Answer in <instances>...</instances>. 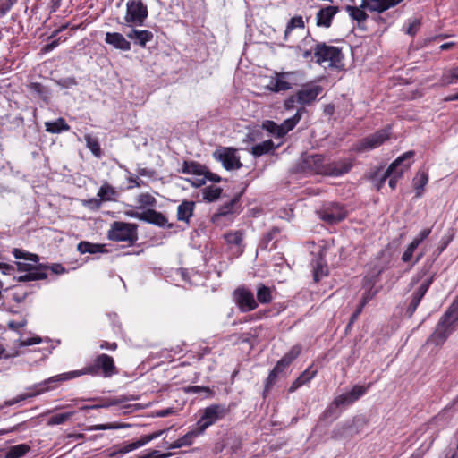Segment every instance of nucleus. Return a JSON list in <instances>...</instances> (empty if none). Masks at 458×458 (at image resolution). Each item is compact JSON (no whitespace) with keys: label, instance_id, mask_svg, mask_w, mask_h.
I'll list each match as a JSON object with an SVG mask.
<instances>
[{"label":"nucleus","instance_id":"nucleus-3","mask_svg":"<svg viewBox=\"0 0 458 458\" xmlns=\"http://www.w3.org/2000/svg\"><path fill=\"white\" fill-rule=\"evenodd\" d=\"M314 55L319 64H327L328 67L339 68L343 66V54L339 47L328 46L326 43L316 45Z\"/></svg>","mask_w":458,"mask_h":458},{"label":"nucleus","instance_id":"nucleus-29","mask_svg":"<svg viewBox=\"0 0 458 458\" xmlns=\"http://www.w3.org/2000/svg\"><path fill=\"white\" fill-rule=\"evenodd\" d=\"M77 250L81 254H95L103 253L106 251L105 245L98 243H91L89 242H81L77 246Z\"/></svg>","mask_w":458,"mask_h":458},{"label":"nucleus","instance_id":"nucleus-57","mask_svg":"<svg viewBox=\"0 0 458 458\" xmlns=\"http://www.w3.org/2000/svg\"><path fill=\"white\" fill-rule=\"evenodd\" d=\"M125 400H127V398H120V399H112L109 403H105V404H101V405H91V406H82L81 409V410H88V409H98V408H100V407H109L111 405H117L123 402H124Z\"/></svg>","mask_w":458,"mask_h":458},{"label":"nucleus","instance_id":"nucleus-44","mask_svg":"<svg viewBox=\"0 0 458 458\" xmlns=\"http://www.w3.org/2000/svg\"><path fill=\"white\" fill-rule=\"evenodd\" d=\"M371 384H369L367 386L356 385L354 386L351 391L346 392L350 396V399L352 403H355L359 400L362 395H364L367 390L370 387Z\"/></svg>","mask_w":458,"mask_h":458},{"label":"nucleus","instance_id":"nucleus-6","mask_svg":"<svg viewBox=\"0 0 458 458\" xmlns=\"http://www.w3.org/2000/svg\"><path fill=\"white\" fill-rule=\"evenodd\" d=\"M229 410L225 404H212L205 408L201 418L197 422L199 433L204 432L215 422L225 418Z\"/></svg>","mask_w":458,"mask_h":458},{"label":"nucleus","instance_id":"nucleus-24","mask_svg":"<svg viewBox=\"0 0 458 458\" xmlns=\"http://www.w3.org/2000/svg\"><path fill=\"white\" fill-rule=\"evenodd\" d=\"M127 37L134 40L135 44L144 47L146 44L152 40L153 33L147 30H131L127 33Z\"/></svg>","mask_w":458,"mask_h":458},{"label":"nucleus","instance_id":"nucleus-64","mask_svg":"<svg viewBox=\"0 0 458 458\" xmlns=\"http://www.w3.org/2000/svg\"><path fill=\"white\" fill-rule=\"evenodd\" d=\"M102 204V200L99 199H91L85 201L84 205L89 207L90 209H99Z\"/></svg>","mask_w":458,"mask_h":458},{"label":"nucleus","instance_id":"nucleus-47","mask_svg":"<svg viewBox=\"0 0 458 458\" xmlns=\"http://www.w3.org/2000/svg\"><path fill=\"white\" fill-rule=\"evenodd\" d=\"M222 192V189L219 187L209 186L204 189L203 198L204 199L211 202L216 200Z\"/></svg>","mask_w":458,"mask_h":458},{"label":"nucleus","instance_id":"nucleus-14","mask_svg":"<svg viewBox=\"0 0 458 458\" xmlns=\"http://www.w3.org/2000/svg\"><path fill=\"white\" fill-rule=\"evenodd\" d=\"M352 159L343 158L334 162H327L326 176L338 177L347 174L352 168Z\"/></svg>","mask_w":458,"mask_h":458},{"label":"nucleus","instance_id":"nucleus-41","mask_svg":"<svg viewBox=\"0 0 458 458\" xmlns=\"http://www.w3.org/2000/svg\"><path fill=\"white\" fill-rule=\"evenodd\" d=\"M257 300L262 304L269 303L272 301L271 289L264 284H259L257 289Z\"/></svg>","mask_w":458,"mask_h":458},{"label":"nucleus","instance_id":"nucleus-59","mask_svg":"<svg viewBox=\"0 0 458 458\" xmlns=\"http://www.w3.org/2000/svg\"><path fill=\"white\" fill-rule=\"evenodd\" d=\"M171 455V453L160 454L158 451L153 450L146 454L139 456V458H168Z\"/></svg>","mask_w":458,"mask_h":458},{"label":"nucleus","instance_id":"nucleus-21","mask_svg":"<svg viewBox=\"0 0 458 458\" xmlns=\"http://www.w3.org/2000/svg\"><path fill=\"white\" fill-rule=\"evenodd\" d=\"M47 267H45L43 265L38 266H32L31 270H29L28 273H26L23 276H20L17 277L18 282H28V281H37V280H42L46 279L47 277V275L45 271Z\"/></svg>","mask_w":458,"mask_h":458},{"label":"nucleus","instance_id":"nucleus-54","mask_svg":"<svg viewBox=\"0 0 458 458\" xmlns=\"http://www.w3.org/2000/svg\"><path fill=\"white\" fill-rule=\"evenodd\" d=\"M418 248V245L416 243H414L413 242H411L408 247L406 248V250H404V252L403 253V256H402V260L403 262H409L412 256H413V253L415 251V250Z\"/></svg>","mask_w":458,"mask_h":458},{"label":"nucleus","instance_id":"nucleus-55","mask_svg":"<svg viewBox=\"0 0 458 458\" xmlns=\"http://www.w3.org/2000/svg\"><path fill=\"white\" fill-rule=\"evenodd\" d=\"M17 0H0V17L4 16L15 4Z\"/></svg>","mask_w":458,"mask_h":458},{"label":"nucleus","instance_id":"nucleus-20","mask_svg":"<svg viewBox=\"0 0 458 458\" xmlns=\"http://www.w3.org/2000/svg\"><path fill=\"white\" fill-rule=\"evenodd\" d=\"M291 72H276L271 80L268 89L274 92L286 91L292 88L291 83L285 81V77Z\"/></svg>","mask_w":458,"mask_h":458},{"label":"nucleus","instance_id":"nucleus-58","mask_svg":"<svg viewBox=\"0 0 458 458\" xmlns=\"http://www.w3.org/2000/svg\"><path fill=\"white\" fill-rule=\"evenodd\" d=\"M296 104H299V98L297 93L287 98L284 100V106L285 109L290 110L294 108Z\"/></svg>","mask_w":458,"mask_h":458},{"label":"nucleus","instance_id":"nucleus-45","mask_svg":"<svg viewBox=\"0 0 458 458\" xmlns=\"http://www.w3.org/2000/svg\"><path fill=\"white\" fill-rule=\"evenodd\" d=\"M295 28H304V21L301 16H294L288 21L284 31V40H287L289 34Z\"/></svg>","mask_w":458,"mask_h":458},{"label":"nucleus","instance_id":"nucleus-39","mask_svg":"<svg viewBox=\"0 0 458 458\" xmlns=\"http://www.w3.org/2000/svg\"><path fill=\"white\" fill-rule=\"evenodd\" d=\"M30 449V446L26 444L11 446L5 454V458H21L25 455Z\"/></svg>","mask_w":458,"mask_h":458},{"label":"nucleus","instance_id":"nucleus-30","mask_svg":"<svg viewBox=\"0 0 458 458\" xmlns=\"http://www.w3.org/2000/svg\"><path fill=\"white\" fill-rule=\"evenodd\" d=\"M428 181V175L425 171H419L413 178V187L416 191V197L420 198Z\"/></svg>","mask_w":458,"mask_h":458},{"label":"nucleus","instance_id":"nucleus-7","mask_svg":"<svg viewBox=\"0 0 458 458\" xmlns=\"http://www.w3.org/2000/svg\"><path fill=\"white\" fill-rule=\"evenodd\" d=\"M148 13V8L141 0H130L126 4L124 21L131 26H141Z\"/></svg>","mask_w":458,"mask_h":458},{"label":"nucleus","instance_id":"nucleus-33","mask_svg":"<svg viewBox=\"0 0 458 458\" xmlns=\"http://www.w3.org/2000/svg\"><path fill=\"white\" fill-rule=\"evenodd\" d=\"M45 127L46 131L50 133H60L70 129V126L64 118H58L55 122H46Z\"/></svg>","mask_w":458,"mask_h":458},{"label":"nucleus","instance_id":"nucleus-9","mask_svg":"<svg viewBox=\"0 0 458 458\" xmlns=\"http://www.w3.org/2000/svg\"><path fill=\"white\" fill-rule=\"evenodd\" d=\"M413 156V151H407L396 158L382 174H380L381 171L380 168H378L371 173L369 178L374 182L377 190L379 191L385 184L386 179L389 178L394 172V169L397 168V166H399L403 162L410 160Z\"/></svg>","mask_w":458,"mask_h":458},{"label":"nucleus","instance_id":"nucleus-52","mask_svg":"<svg viewBox=\"0 0 458 458\" xmlns=\"http://www.w3.org/2000/svg\"><path fill=\"white\" fill-rule=\"evenodd\" d=\"M279 374L280 373L278 371H276L274 369L270 371L266 380L264 396H266V394L270 391L271 387L275 385Z\"/></svg>","mask_w":458,"mask_h":458},{"label":"nucleus","instance_id":"nucleus-8","mask_svg":"<svg viewBox=\"0 0 458 458\" xmlns=\"http://www.w3.org/2000/svg\"><path fill=\"white\" fill-rule=\"evenodd\" d=\"M327 162L320 154H304L301 156L299 166L301 171L310 174H326Z\"/></svg>","mask_w":458,"mask_h":458},{"label":"nucleus","instance_id":"nucleus-16","mask_svg":"<svg viewBox=\"0 0 458 458\" xmlns=\"http://www.w3.org/2000/svg\"><path fill=\"white\" fill-rule=\"evenodd\" d=\"M403 0H362L361 7L370 12L383 13L400 4Z\"/></svg>","mask_w":458,"mask_h":458},{"label":"nucleus","instance_id":"nucleus-1","mask_svg":"<svg viewBox=\"0 0 458 458\" xmlns=\"http://www.w3.org/2000/svg\"><path fill=\"white\" fill-rule=\"evenodd\" d=\"M101 371L105 377H109L117 373L114 359L107 354H99L94 360L93 364L84 367L82 369L63 373L45 380L44 384L64 382L82 375H98Z\"/></svg>","mask_w":458,"mask_h":458},{"label":"nucleus","instance_id":"nucleus-23","mask_svg":"<svg viewBox=\"0 0 458 458\" xmlns=\"http://www.w3.org/2000/svg\"><path fill=\"white\" fill-rule=\"evenodd\" d=\"M301 351V346H293L280 360L277 361L276 365L274 367V369L279 373L283 372V370L299 356Z\"/></svg>","mask_w":458,"mask_h":458},{"label":"nucleus","instance_id":"nucleus-42","mask_svg":"<svg viewBox=\"0 0 458 458\" xmlns=\"http://www.w3.org/2000/svg\"><path fill=\"white\" fill-rule=\"evenodd\" d=\"M84 139L86 141L87 148L92 152V154L95 157H99L101 156L102 152H101L100 145L98 143V139L95 137H92L89 134H86L84 136Z\"/></svg>","mask_w":458,"mask_h":458},{"label":"nucleus","instance_id":"nucleus-17","mask_svg":"<svg viewBox=\"0 0 458 458\" xmlns=\"http://www.w3.org/2000/svg\"><path fill=\"white\" fill-rule=\"evenodd\" d=\"M339 12L337 6H327L321 8L316 15V23L318 27L329 28L335 15Z\"/></svg>","mask_w":458,"mask_h":458},{"label":"nucleus","instance_id":"nucleus-62","mask_svg":"<svg viewBox=\"0 0 458 458\" xmlns=\"http://www.w3.org/2000/svg\"><path fill=\"white\" fill-rule=\"evenodd\" d=\"M27 325V320L25 318H21L20 320H12L8 323V327L13 330H18L20 328L24 327Z\"/></svg>","mask_w":458,"mask_h":458},{"label":"nucleus","instance_id":"nucleus-13","mask_svg":"<svg viewBox=\"0 0 458 458\" xmlns=\"http://www.w3.org/2000/svg\"><path fill=\"white\" fill-rule=\"evenodd\" d=\"M433 280H434V276H430L428 278L424 280L421 283V284L419 286V288L412 293L411 302L409 303L407 310H406V314L408 315V317L411 318L414 314L415 310H417L422 298L428 292Z\"/></svg>","mask_w":458,"mask_h":458},{"label":"nucleus","instance_id":"nucleus-27","mask_svg":"<svg viewBox=\"0 0 458 458\" xmlns=\"http://www.w3.org/2000/svg\"><path fill=\"white\" fill-rule=\"evenodd\" d=\"M363 287L366 289L365 293L362 295L360 300L361 307H365V305L371 301L376 294L377 293V290L373 289L376 280L370 277H364Z\"/></svg>","mask_w":458,"mask_h":458},{"label":"nucleus","instance_id":"nucleus-61","mask_svg":"<svg viewBox=\"0 0 458 458\" xmlns=\"http://www.w3.org/2000/svg\"><path fill=\"white\" fill-rule=\"evenodd\" d=\"M279 233L280 229L278 227H274L264 236L263 242L265 248H267V243L272 241Z\"/></svg>","mask_w":458,"mask_h":458},{"label":"nucleus","instance_id":"nucleus-32","mask_svg":"<svg viewBox=\"0 0 458 458\" xmlns=\"http://www.w3.org/2000/svg\"><path fill=\"white\" fill-rule=\"evenodd\" d=\"M303 110H304L303 108L299 109L293 117L284 120V123H282L280 124L283 137L286 133H288L290 131H292L296 126V124L300 122Z\"/></svg>","mask_w":458,"mask_h":458},{"label":"nucleus","instance_id":"nucleus-28","mask_svg":"<svg viewBox=\"0 0 458 458\" xmlns=\"http://www.w3.org/2000/svg\"><path fill=\"white\" fill-rule=\"evenodd\" d=\"M317 374V370L312 369L311 367L304 370L292 384L289 388L290 392H294L296 389L310 381Z\"/></svg>","mask_w":458,"mask_h":458},{"label":"nucleus","instance_id":"nucleus-5","mask_svg":"<svg viewBox=\"0 0 458 458\" xmlns=\"http://www.w3.org/2000/svg\"><path fill=\"white\" fill-rule=\"evenodd\" d=\"M108 238L115 242L133 243L137 240V227L130 223L115 221L108 231Z\"/></svg>","mask_w":458,"mask_h":458},{"label":"nucleus","instance_id":"nucleus-51","mask_svg":"<svg viewBox=\"0 0 458 458\" xmlns=\"http://www.w3.org/2000/svg\"><path fill=\"white\" fill-rule=\"evenodd\" d=\"M164 432H165V430H159V431H156L151 434L140 437V439L134 441L135 444L137 445V448H140V447L147 445L150 441L161 437Z\"/></svg>","mask_w":458,"mask_h":458},{"label":"nucleus","instance_id":"nucleus-40","mask_svg":"<svg viewBox=\"0 0 458 458\" xmlns=\"http://www.w3.org/2000/svg\"><path fill=\"white\" fill-rule=\"evenodd\" d=\"M228 245L240 247L243 241V232L241 230L229 232L224 235Z\"/></svg>","mask_w":458,"mask_h":458},{"label":"nucleus","instance_id":"nucleus-48","mask_svg":"<svg viewBox=\"0 0 458 458\" xmlns=\"http://www.w3.org/2000/svg\"><path fill=\"white\" fill-rule=\"evenodd\" d=\"M137 203L140 208H153L157 204L156 199L149 193H141L137 197Z\"/></svg>","mask_w":458,"mask_h":458},{"label":"nucleus","instance_id":"nucleus-19","mask_svg":"<svg viewBox=\"0 0 458 458\" xmlns=\"http://www.w3.org/2000/svg\"><path fill=\"white\" fill-rule=\"evenodd\" d=\"M105 42L122 51H129L131 49V43L123 35L118 32H106Z\"/></svg>","mask_w":458,"mask_h":458},{"label":"nucleus","instance_id":"nucleus-50","mask_svg":"<svg viewBox=\"0 0 458 458\" xmlns=\"http://www.w3.org/2000/svg\"><path fill=\"white\" fill-rule=\"evenodd\" d=\"M13 255L17 259H23L26 260L33 261L35 263L39 261V257L37 254L26 252L16 248L13 250Z\"/></svg>","mask_w":458,"mask_h":458},{"label":"nucleus","instance_id":"nucleus-31","mask_svg":"<svg viewBox=\"0 0 458 458\" xmlns=\"http://www.w3.org/2000/svg\"><path fill=\"white\" fill-rule=\"evenodd\" d=\"M276 148L277 147L274 145V142L271 140H267L259 144L254 145L251 148L250 152L254 157H259L262 155L269 153Z\"/></svg>","mask_w":458,"mask_h":458},{"label":"nucleus","instance_id":"nucleus-15","mask_svg":"<svg viewBox=\"0 0 458 458\" xmlns=\"http://www.w3.org/2000/svg\"><path fill=\"white\" fill-rule=\"evenodd\" d=\"M322 90L323 88L319 85L303 87L296 92L299 98V104L304 106L314 102Z\"/></svg>","mask_w":458,"mask_h":458},{"label":"nucleus","instance_id":"nucleus-2","mask_svg":"<svg viewBox=\"0 0 458 458\" xmlns=\"http://www.w3.org/2000/svg\"><path fill=\"white\" fill-rule=\"evenodd\" d=\"M457 304H451L448 310L441 317L434 332L427 340V344H433L437 346L442 345L449 335L455 330L458 322Z\"/></svg>","mask_w":458,"mask_h":458},{"label":"nucleus","instance_id":"nucleus-25","mask_svg":"<svg viewBox=\"0 0 458 458\" xmlns=\"http://www.w3.org/2000/svg\"><path fill=\"white\" fill-rule=\"evenodd\" d=\"M194 207L195 202L183 200L177 208V219L189 224L191 217L193 216Z\"/></svg>","mask_w":458,"mask_h":458},{"label":"nucleus","instance_id":"nucleus-49","mask_svg":"<svg viewBox=\"0 0 458 458\" xmlns=\"http://www.w3.org/2000/svg\"><path fill=\"white\" fill-rule=\"evenodd\" d=\"M262 128L276 137H283L280 124H277L274 121H265L262 124Z\"/></svg>","mask_w":458,"mask_h":458},{"label":"nucleus","instance_id":"nucleus-43","mask_svg":"<svg viewBox=\"0 0 458 458\" xmlns=\"http://www.w3.org/2000/svg\"><path fill=\"white\" fill-rule=\"evenodd\" d=\"M75 411H68L64 413H58L55 415H53L51 418H49L47 421L48 426H54V425H61L68 421L72 416H73Z\"/></svg>","mask_w":458,"mask_h":458},{"label":"nucleus","instance_id":"nucleus-12","mask_svg":"<svg viewBox=\"0 0 458 458\" xmlns=\"http://www.w3.org/2000/svg\"><path fill=\"white\" fill-rule=\"evenodd\" d=\"M346 216V211L337 203H331L320 214V218L329 225L337 224Z\"/></svg>","mask_w":458,"mask_h":458},{"label":"nucleus","instance_id":"nucleus-18","mask_svg":"<svg viewBox=\"0 0 458 458\" xmlns=\"http://www.w3.org/2000/svg\"><path fill=\"white\" fill-rule=\"evenodd\" d=\"M45 381L36 385L33 386V389H34V392H31V393H28V394H21L19 395L18 397L14 398V399H12V400H9L5 403L6 405H13L21 401H23V400H26L28 398H30V397H34V396H37L40 394H43L45 392H47L51 389H54L55 387V386H54L52 384H44Z\"/></svg>","mask_w":458,"mask_h":458},{"label":"nucleus","instance_id":"nucleus-22","mask_svg":"<svg viewBox=\"0 0 458 458\" xmlns=\"http://www.w3.org/2000/svg\"><path fill=\"white\" fill-rule=\"evenodd\" d=\"M140 220L158 226H165L167 224V218L165 216L152 208L147 209L146 211L140 213Z\"/></svg>","mask_w":458,"mask_h":458},{"label":"nucleus","instance_id":"nucleus-56","mask_svg":"<svg viewBox=\"0 0 458 458\" xmlns=\"http://www.w3.org/2000/svg\"><path fill=\"white\" fill-rule=\"evenodd\" d=\"M135 449H138L137 448V445L135 444V442H131V443H129V444H125L123 447H121L117 451L111 453L109 454V456L113 457V456H114L115 454H124L131 452V451H133Z\"/></svg>","mask_w":458,"mask_h":458},{"label":"nucleus","instance_id":"nucleus-38","mask_svg":"<svg viewBox=\"0 0 458 458\" xmlns=\"http://www.w3.org/2000/svg\"><path fill=\"white\" fill-rule=\"evenodd\" d=\"M237 203H238V198H233L229 202L222 205L218 208L216 214L214 215L213 220H215L218 216H227L229 214L234 213L235 212V207L237 206Z\"/></svg>","mask_w":458,"mask_h":458},{"label":"nucleus","instance_id":"nucleus-11","mask_svg":"<svg viewBox=\"0 0 458 458\" xmlns=\"http://www.w3.org/2000/svg\"><path fill=\"white\" fill-rule=\"evenodd\" d=\"M233 295L239 309L242 312L253 310L258 307L254 295L249 289L244 287L237 288L234 291Z\"/></svg>","mask_w":458,"mask_h":458},{"label":"nucleus","instance_id":"nucleus-53","mask_svg":"<svg viewBox=\"0 0 458 458\" xmlns=\"http://www.w3.org/2000/svg\"><path fill=\"white\" fill-rule=\"evenodd\" d=\"M327 266L323 265L321 262H317L316 266L314 267V281L318 282L321 277L327 276Z\"/></svg>","mask_w":458,"mask_h":458},{"label":"nucleus","instance_id":"nucleus-10","mask_svg":"<svg viewBox=\"0 0 458 458\" xmlns=\"http://www.w3.org/2000/svg\"><path fill=\"white\" fill-rule=\"evenodd\" d=\"M214 157L222 163L226 170L239 169L242 166L236 149L232 148H221L213 153Z\"/></svg>","mask_w":458,"mask_h":458},{"label":"nucleus","instance_id":"nucleus-36","mask_svg":"<svg viewBox=\"0 0 458 458\" xmlns=\"http://www.w3.org/2000/svg\"><path fill=\"white\" fill-rule=\"evenodd\" d=\"M199 433V431L198 432V431H193V430L188 432L183 437L178 438L176 441H174L173 444H171L169 448L170 449H176V448H181L182 446H189V445H191L192 444L193 437L198 436Z\"/></svg>","mask_w":458,"mask_h":458},{"label":"nucleus","instance_id":"nucleus-34","mask_svg":"<svg viewBox=\"0 0 458 458\" xmlns=\"http://www.w3.org/2000/svg\"><path fill=\"white\" fill-rule=\"evenodd\" d=\"M411 163L410 160L403 162L397 168L394 169V172L389 177L388 184L392 190H394L396 187L397 181L403 176V173L410 167Z\"/></svg>","mask_w":458,"mask_h":458},{"label":"nucleus","instance_id":"nucleus-35","mask_svg":"<svg viewBox=\"0 0 458 458\" xmlns=\"http://www.w3.org/2000/svg\"><path fill=\"white\" fill-rule=\"evenodd\" d=\"M117 191L110 184L105 183L102 185L98 192V197L103 201H111L115 199Z\"/></svg>","mask_w":458,"mask_h":458},{"label":"nucleus","instance_id":"nucleus-63","mask_svg":"<svg viewBox=\"0 0 458 458\" xmlns=\"http://www.w3.org/2000/svg\"><path fill=\"white\" fill-rule=\"evenodd\" d=\"M456 83V81L454 78H453V70H449L445 72L442 76V84L443 85H449Z\"/></svg>","mask_w":458,"mask_h":458},{"label":"nucleus","instance_id":"nucleus-60","mask_svg":"<svg viewBox=\"0 0 458 458\" xmlns=\"http://www.w3.org/2000/svg\"><path fill=\"white\" fill-rule=\"evenodd\" d=\"M431 229L427 228L421 230L419 234L412 240L414 243H416L418 246L430 234Z\"/></svg>","mask_w":458,"mask_h":458},{"label":"nucleus","instance_id":"nucleus-37","mask_svg":"<svg viewBox=\"0 0 458 458\" xmlns=\"http://www.w3.org/2000/svg\"><path fill=\"white\" fill-rule=\"evenodd\" d=\"M364 9H366V7H361V5L359 7L347 5L345 8L349 15L359 23L365 21L368 18V14L365 13Z\"/></svg>","mask_w":458,"mask_h":458},{"label":"nucleus","instance_id":"nucleus-26","mask_svg":"<svg viewBox=\"0 0 458 458\" xmlns=\"http://www.w3.org/2000/svg\"><path fill=\"white\" fill-rule=\"evenodd\" d=\"M353 403L350 399V396L347 393H344L342 394L337 395L333 402L330 403L329 407L324 411L323 417L327 418L331 415L335 409L339 407H345L352 404Z\"/></svg>","mask_w":458,"mask_h":458},{"label":"nucleus","instance_id":"nucleus-46","mask_svg":"<svg viewBox=\"0 0 458 458\" xmlns=\"http://www.w3.org/2000/svg\"><path fill=\"white\" fill-rule=\"evenodd\" d=\"M206 168L195 162H184L182 172L185 174H204Z\"/></svg>","mask_w":458,"mask_h":458},{"label":"nucleus","instance_id":"nucleus-4","mask_svg":"<svg viewBox=\"0 0 458 458\" xmlns=\"http://www.w3.org/2000/svg\"><path fill=\"white\" fill-rule=\"evenodd\" d=\"M391 135V128L387 127L377 131L375 133L370 134L360 140L354 146L353 150L359 153L369 151L380 147L384 142L389 140Z\"/></svg>","mask_w":458,"mask_h":458}]
</instances>
